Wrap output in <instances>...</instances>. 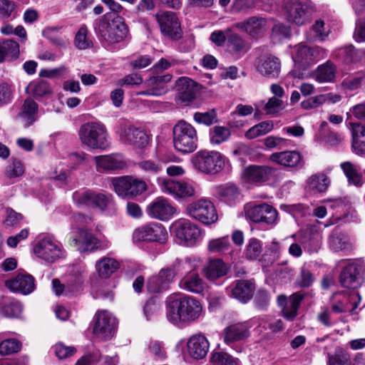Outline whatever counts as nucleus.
I'll return each mask as SVG.
<instances>
[{
  "instance_id": "nucleus-1",
  "label": "nucleus",
  "mask_w": 365,
  "mask_h": 365,
  "mask_svg": "<svg viewBox=\"0 0 365 365\" xmlns=\"http://www.w3.org/2000/svg\"><path fill=\"white\" fill-rule=\"evenodd\" d=\"M202 314L201 302L190 296L173 300L166 307V317L174 324H190L197 322Z\"/></svg>"
},
{
  "instance_id": "nucleus-2",
  "label": "nucleus",
  "mask_w": 365,
  "mask_h": 365,
  "mask_svg": "<svg viewBox=\"0 0 365 365\" xmlns=\"http://www.w3.org/2000/svg\"><path fill=\"white\" fill-rule=\"evenodd\" d=\"M94 29L101 43L106 49H111L114 45L123 41L128 33L126 24L119 16L110 21L101 19L96 22Z\"/></svg>"
},
{
  "instance_id": "nucleus-3",
  "label": "nucleus",
  "mask_w": 365,
  "mask_h": 365,
  "mask_svg": "<svg viewBox=\"0 0 365 365\" xmlns=\"http://www.w3.org/2000/svg\"><path fill=\"white\" fill-rule=\"evenodd\" d=\"M78 135L81 144L93 150H106L110 142L106 125L98 121L82 124Z\"/></svg>"
},
{
  "instance_id": "nucleus-4",
  "label": "nucleus",
  "mask_w": 365,
  "mask_h": 365,
  "mask_svg": "<svg viewBox=\"0 0 365 365\" xmlns=\"http://www.w3.org/2000/svg\"><path fill=\"white\" fill-rule=\"evenodd\" d=\"M173 141L177 151L183 154L191 153L197 147V130L185 120H179L173 128Z\"/></svg>"
},
{
  "instance_id": "nucleus-5",
  "label": "nucleus",
  "mask_w": 365,
  "mask_h": 365,
  "mask_svg": "<svg viewBox=\"0 0 365 365\" xmlns=\"http://www.w3.org/2000/svg\"><path fill=\"white\" fill-rule=\"evenodd\" d=\"M226 158L215 150L198 151L192 158V163L198 172L215 175L220 173L225 165Z\"/></svg>"
},
{
  "instance_id": "nucleus-6",
  "label": "nucleus",
  "mask_w": 365,
  "mask_h": 365,
  "mask_svg": "<svg viewBox=\"0 0 365 365\" xmlns=\"http://www.w3.org/2000/svg\"><path fill=\"white\" fill-rule=\"evenodd\" d=\"M170 231L178 243L186 247L195 246L200 241L202 235L196 224L184 218L173 222Z\"/></svg>"
},
{
  "instance_id": "nucleus-7",
  "label": "nucleus",
  "mask_w": 365,
  "mask_h": 365,
  "mask_svg": "<svg viewBox=\"0 0 365 365\" xmlns=\"http://www.w3.org/2000/svg\"><path fill=\"white\" fill-rule=\"evenodd\" d=\"M186 212L190 217L205 225L213 224L218 219L214 204L207 198H201L188 204Z\"/></svg>"
},
{
  "instance_id": "nucleus-8",
  "label": "nucleus",
  "mask_w": 365,
  "mask_h": 365,
  "mask_svg": "<svg viewBox=\"0 0 365 365\" xmlns=\"http://www.w3.org/2000/svg\"><path fill=\"white\" fill-rule=\"evenodd\" d=\"M116 194L122 197H133L147 190L146 182L133 176L126 175L111 179Z\"/></svg>"
},
{
  "instance_id": "nucleus-9",
  "label": "nucleus",
  "mask_w": 365,
  "mask_h": 365,
  "mask_svg": "<svg viewBox=\"0 0 365 365\" xmlns=\"http://www.w3.org/2000/svg\"><path fill=\"white\" fill-rule=\"evenodd\" d=\"M282 9L286 19L297 26L308 23L312 16L311 7L307 3L299 0L286 1Z\"/></svg>"
},
{
  "instance_id": "nucleus-10",
  "label": "nucleus",
  "mask_w": 365,
  "mask_h": 365,
  "mask_svg": "<svg viewBox=\"0 0 365 365\" xmlns=\"http://www.w3.org/2000/svg\"><path fill=\"white\" fill-rule=\"evenodd\" d=\"M71 246L80 252H91L96 249H107L111 243L107 240H100L88 231L79 229L69 240Z\"/></svg>"
},
{
  "instance_id": "nucleus-11",
  "label": "nucleus",
  "mask_w": 365,
  "mask_h": 365,
  "mask_svg": "<svg viewBox=\"0 0 365 365\" xmlns=\"http://www.w3.org/2000/svg\"><path fill=\"white\" fill-rule=\"evenodd\" d=\"M245 212L246 218L257 223L264 222L269 225H274L278 218L277 210L267 203L247 204Z\"/></svg>"
},
{
  "instance_id": "nucleus-12",
  "label": "nucleus",
  "mask_w": 365,
  "mask_h": 365,
  "mask_svg": "<svg viewBox=\"0 0 365 365\" xmlns=\"http://www.w3.org/2000/svg\"><path fill=\"white\" fill-rule=\"evenodd\" d=\"M135 242H165L168 239V232L165 227L158 222H150L136 228L133 234Z\"/></svg>"
},
{
  "instance_id": "nucleus-13",
  "label": "nucleus",
  "mask_w": 365,
  "mask_h": 365,
  "mask_svg": "<svg viewBox=\"0 0 365 365\" xmlns=\"http://www.w3.org/2000/svg\"><path fill=\"white\" fill-rule=\"evenodd\" d=\"M73 199L79 205L98 207L102 211L108 209L113 204L111 195L97 193L91 190L76 192L73 195Z\"/></svg>"
},
{
  "instance_id": "nucleus-14",
  "label": "nucleus",
  "mask_w": 365,
  "mask_h": 365,
  "mask_svg": "<svg viewBox=\"0 0 365 365\" xmlns=\"http://www.w3.org/2000/svg\"><path fill=\"white\" fill-rule=\"evenodd\" d=\"M93 333L105 340L113 337L117 325L116 318L107 310L98 311L93 318Z\"/></svg>"
},
{
  "instance_id": "nucleus-15",
  "label": "nucleus",
  "mask_w": 365,
  "mask_h": 365,
  "mask_svg": "<svg viewBox=\"0 0 365 365\" xmlns=\"http://www.w3.org/2000/svg\"><path fill=\"white\" fill-rule=\"evenodd\" d=\"M364 274L365 264L361 261H352L341 271L339 281L344 287L356 289L361 284Z\"/></svg>"
},
{
  "instance_id": "nucleus-16",
  "label": "nucleus",
  "mask_w": 365,
  "mask_h": 365,
  "mask_svg": "<svg viewBox=\"0 0 365 365\" xmlns=\"http://www.w3.org/2000/svg\"><path fill=\"white\" fill-rule=\"evenodd\" d=\"M162 34L173 40L182 37V29L178 18L171 11H161L155 14Z\"/></svg>"
},
{
  "instance_id": "nucleus-17",
  "label": "nucleus",
  "mask_w": 365,
  "mask_h": 365,
  "mask_svg": "<svg viewBox=\"0 0 365 365\" xmlns=\"http://www.w3.org/2000/svg\"><path fill=\"white\" fill-rule=\"evenodd\" d=\"M176 274L175 264L161 269L158 274L150 277L148 280V291L151 293H160L168 289Z\"/></svg>"
},
{
  "instance_id": "nucleus-18",
  "label": "nucleus",
  "mask_w": 365,
  "mask_h": 365,
  "mask_svg": "<svg viewBox=\"0 0 365 365\" xmlns=\"http://www.w3.org/2000/svg\"><path fill=\"white\" fill-rule=\"evenodd\" d=\"M96 168L100 173H112L123 170L128 165L125 157L120 153L101 155L94 157Z\"/></svg>"
},
{
  "instance_id": "nucleus-19",
  "label": "nucleus",
  "mask_w": 365,
  "mask_h": 365,
  "mask_svg": "<svg viewBox=\"0 0 365 365\" xmlns=\"http://www.w3.org/2000/svg\"><path fill=\"white\" fill-rule=\"evenodd\" d=\"M359 298V294L355 292H335L330 298L331 310L334 314L353 311L357 307L356 300Z\"/></svg>"
},
{
  "instance_id": "nucleus-20",
  "label": "nucleus",
  "mask_w": 365,
  "mask_h": 365,
  "mask_svg": "<svg viewBox=\"0 0 365 365\" xmlns=\"http://www.w3.org/2000/svg\"><path fill=\"white\" fill-rule=\"evenodd\" d=\"M160 187L163 192L169 194L175 198L191 197L195 192L193 186L190 183L168 178H163L160 180Z\"/></svg>"
},
{
  "instance_id": "nucleus-21",
  "label": "nucleus",
  "mask_w": 365,
  "mask_h": 365,
  "mask_svg": "<svg viewBox=\"0 0 365 365\" xmlns=\"http://www.w3.org/2000/svg\"><path fill=\"white\" fill-rule=\"evenodd\" d=\"M257 71L269 78H277L281 71V61L272 54L260 56L255 62Z\"/></svg>"
},
{
  "instance_id": "nucleus-22",
  "label": "nucleus",
  "mask_w": 365,
  "mask_h": 365,
  "mask_svg": "<svg viewBox=\"0 0 365 365\" xmlns=\"http://www.w3.org/2000/svg\"><path fill=\"white\" fill-rule=\"evenodd\" d=\"M175 212V208L163 197H157L146 208V213L150 217L162 221L169 220Z\"/></svg>"
},
{
  "instance_id": "nucleus-23",
  "label": "nucleus",
  "mask_w": 365,
  "mask_h": 365,
  "mask_svg": "<svg viewBox=\"0 0 365 365\" xmlns=\"http://www.w3.org/2000/svg\"><path fill=\"white\" fill-rule=\"evenodd\" d=\"M119 137L122 143L139 148H145L149 142L148 136L145 132L133 125L123 127Z\"/></svg>"
},
{
  "instance_id": "nucleus-24",
  "label": "nucleus",
  "mask_w": 365,
  "mask_h": 365,
  "mask_svg": "<svg viewBox=\"0 0 365 365\" xmlns=\"http://www.w3.org/2000/svg\"><path fill=\"white\" fill-rule=\"evenodd\" d=\"M172 79L170 74L163 76H154L146 80L144 83L146 89L138 92L137 96H159L166 93L168 91L167 83Z\"/></svg>"
},
{
  "instance_id": "nucleus-25",
  "label": "nucleus",
  "mask_w": 365,
  "mask_h": 365,
  "mask_svg": "<svg viewBox=\"0 0 365 365\" xmlns=\"http://www.w3.org/2000/svg\"><path fill=\"white\" fill-rule=\"evenodd\" d=\"M255 284L248 280H236L227 287V294L242 303H247L252 297Z\"/></svg>"
},
{
  "instance_id": "nucleus-26",
  "label": "nucleus",
  "mask_w": 365,
  "mask_h": 365,
  "mask_svg": "<svg viewBox=\"0 0 365 365\" xmlns=\"http://www.w3.org/2000/svg\"><path fill=\"white\" fill-rule=\"evenodd\" d=\"M34 252L38 257L51 262L60 258L63 255L59 244L48 238L40 240L34 247Z\"/></svg>"
},
{
  "instance_id": "nucleus-27",
  "label": "nucleus",
  "mask_w": 365,
  "mask_h": 365,
  "mask_svg": "<svg viewBox=\"0 0 365 365\" xmlns=\"http://www.w3.org/2000/svg\"><path fill=\"white\" fill-rule=\"evenodd\" d=\"M304 295L299 292L292 294L289 299L285 295H279L277 297L278 305L282 309V315L288 321H293L297 316L299 304Z\"/></svg>"
},
{
  "instance_id": "nucleus-28",
  "label": "nucleus",
  "mask_w": 365,
  "mask_h": 365,
  "mask_svg": "<svg viewBox=\"0 0 365 365\" xmlns=\"http://www.w3.org/2000/svg\"><path fill=\"white\" fill-rule=\"evenodd\" d=\"M5 284L13 292L28 294L35 288L34 278L26 274H19L13 279L6 280Z\"/></svg>"
},
{
  "instance_id": "nucleus-29",
  "label": "nucleus",
  "mask_w": 365,
  "mask_h": 365,
  "mask_svg": "<svg viewBox=\"0 0 365 365\" xmlns=\"http://www.w3.org/2000/svg\"><path fill=\"white\" fill-rule=\"evenodd\" d=\"M187 348L189 355L195 359H203L207 354L210 344L207 338L202 334L192 336L187 343Z\"/></svg>"
},
{
  "instance_id": "nucleus-30",
  "label": "nucleus",
  "mask_w": 365,
  "mask_h": 365,
  "mask_svg": "<svg viewBox=\"0 0 365 365\" xmlns=\"http://www.w3.org/2000/svg\"><path fill=\"white\" fill-rule=\"evenodd\" d=\"M38 105L31 98L24 100L21 110L16 115V119L24 127L31 126L38 118Z\"/></svg>"
},
{
  "instance_id": "nucleus-31",
  "label": "nucleus",
  "mask_w": 365,
  "mask_h": 365,
  "mask_svg": "<svg viewBox=\"0 0 365 365\" xmlns=\"http://www.w3.org/2000/svg\"><path fill=\"white\" fill-rule=\"evenodd\" d=\"M181 289L195 294H201L205 289L206 283L197 272H187L179 282Z\"/></svg>"
},
{
  "instance_id": "nucleus-32",
  "label": "nucleus",
  "mask_w": 365,
  "mask_h": 365,
  "mask_svg": "<svg viewBox=\"0 0 365 365\" xmlns=\"http://www.w3.org/2000/svg\"><path fill=\"white\" fill-rule=\"evenodd\" d=\"M336 73V66L330 61L318 66L312 73V78L320 83H332Z\"/></svg>"
},
{
  "instance_id": "nucleus-33",
  "label": "nucleus",
  "mask_w": 365,
  "mask_h": 365,
  "mask_svg": "<svg viewBox=\"0 0 365 365\" xmlns=\"http://www.w3.org/2000/svg\"><path fill=\"white\" fill-rule=\"evenodd\" d=\"M178 98L183 102H190L195 98L196 85L195 82L187 78L181 77L175 83Z\"/></svg>"
},
{
  "instance_id": "nucleus-34",
  "label": "nucleus",
  "mask_w": 365,
  "mask_h": 365,
  "mask_svg": "<svg viewBox=\"0 0 365 365\" xmlns=\"http://www.w3.org/2000/svg\"><path fill=\"white\" fill-rule=\"evenodd\" d=\"M250 335V332L246 326L243 324H232L223 331V341L227 344L243 340L247 338Z\"/></svg>"
},
{
  "instance_id": "nucleus-35",
  "label": "nucleus",
  "mask_w": 365,
  "mask_h": 365,
  "mask_svg": "<svg viewBox=\"0 0 365 365\" xmlns=\"http://www.w3.org/2000/svg\"><path fill=\"white\" fill-rule=\"evenodd\" d=\"M270 173L271 170L267 167L250 165L244 170L242 177L247 182H259L267 180Z\"/></svg>"
},
{
  "instance_id": "nucleus-36",
  "label": "nucleus",
  "mask_w": 365,
  "mask_h": 365,
  "mask_svg": "<svg viewBox=\"0 0 365 365\" xmlns=\"http://www.w3.org/2000/svg\"><path fill=\"white\" fill-rule=\"evenodd\" d=\"M267 20L262 17L252 16L246 21L236 23L234 26L250 35H256L265 29Z\"/></svg>"
},
{
  "instance_id": "nucleus-37",
  "label": "nucleus",
  "mask_w": 365,
  "mask_h": 365,
  "mask_svg": "<svg viewBox=\"0 0 365 365\" xmlns=\"http://www.w3.org/2000/svg\"><path fill=\"white\" fill-rule=\"evenodd\" d=\"M301 155L297 151H284L280 153H272L269 159L277 164L287 166H297L301 161Z\"/></svg>"
},
{
  "instance_id": "nucleus-38",
  "label": "nucleus",
  "mask_w": 365,
  "mask_h": 365,
  "mask_svg": "<svg viewBox=\"0 0 365 365\" xmlns=\"http://www.w3.org/2000/svg\"><path fill=\"white\" fill-rule=\"evenodd\" d=\"M203 272L208 280L215 281L225 276L227 272V269L221 259H212L205 266Z\"/></svg>"
},
{
  "instance_id": "nucleus-39",
  "label": "nucleus",
  "mask_w": 365,
  "mask_h": 365,
  "mask_svg": "<svg viewBox=\"0 0 365 365\" xmlns=\"http://www.w3.org/2000/svg\"><path fill=\"white\" fill-rule=\"evenodd\" d=\"M329 247L334 252L349 251L351 249V245L348 237L342 233L339 230H334L329 239Z\"/></svg>"
},
{
  "instance_id": "nucleus-40",
  "label": "nucleus",
  "mask_w": 365,
  "mask_h": 365,
  "mask_svg": "<svg viewBox=\"0 0 365 365\" xmlns=\"http://www.w3.org/2000/svg\"><path fill=\"white\" fill-rule=\"evenodd\" d=\"M352 149L357 155L365 153V125H352Z\"/></svg>"
},
{
  "instance_id": "nucleus-41",
  "label": "nucleus",
  "mask_w": 365,
  "mask_h": 365,
  "mask_svg": "<svg viewBox=\"0 0 365 365\" xmlns=\"http://www.w3.org/2000/svg\"><path fill=\"white\" fill-rule=\"evenodd\" d=\"M19 53V45L16 41L6 39L0 42V63L5 60L16 59Z\"/></svg>"
},
{
  "instance_id": "nucleus-42",
  "label": "nucleus",
  "mask_w": 365,
  "mask_h": 365,
  "mask_svg": "<svg viewBox=\"0 0 365 365\" xmlns=\"http://www.w3.org/2000/svg\"><path fill=\"white\" fill-rule=\"evenodd\" d=\"M340 167L346 175L349 184L356 187H361L363 185V178L356 165L346 161L341 163Z\"/></svg>"
},
{
  "instance_id": "nucleus-43",
  "label": "nucleus",
  "mask_w": 365,
  "mask_h": 365,
  "mask_svg": "<svg viewBox=\"0 0 365 365\" xmlns=\"http://www.w3.org/2000/svg\"><path fill=\"white\" fill-rule=\"evenodd\" d=\"M26 91L32 94L36 99L48 98L53 93V91L49 83L45 81H40L30 83Z\"/></svg>"
},
{
  "instance_id": "nucleus-44",
  "label": "nucleus",
  "mask_w": 365,
  "mask_h": 365,
  "mask_svg": "<svg viewBox=\"0 0 365 365\" xmlns=\"http://www.w3.org/2000/svg\"><path fill=\"white\" fill-rule=\"evenodd\" d=\"M96 267L101 277L108 278L118 269L119 264L113 258L103 257L96 262Z\"/></svg>"
},
{
  "instance_id": "nucleus-45",
  "label": "nucleus",
  "mask_w": 365,
  "mask_h": 365,
  "mask_svg": "<svg viewBox=\"0 0 365 365\" xmlns=\"http://www.w3.org/2000/svg\"><path fill=\"white\" fill-rule=\"evenodd\" d=\"M292 58L295 63L299 64L302 67H307L312 63L311 47L304 44L299 43L294 48V53Z\"/></svg>"
},
{
  "instance_id": "nucleus-46",
  "label": "nucleus",
  "mask_w": 365,
  "mask_h": 365,
  "mask_svg": "<svg viewBox=\"0 0 365 365\" xmlns=\"http://www.w3.org/2000/svg\"><path fill=\"white\" fill-rule=\"evenodd\" d=\"M273 128V122L272 120H265L250 128L245 133V135L247 139L251 140L266 135L267 133L271 132Z\"/></svg>"
},
{
  "instance_id": "nucleus-47",
  "label": "nucleus",
  "mask_w": 365,
  "mask_h": 365,
  "mask_svg": "<svg viewBox=\"0 0 365 365\" xmlns=\"http://www.w3.org/2000/svg\"><path fill=\"white\" fill-rule=\"evenodd\" d=\"M230 135L229 128L224 126H215L210 131V140L212 145H220L227 140Z\"/></svg>"
},
{
  "instance_id": "nucleus-48",
  "label": "nucleus",
  "mask_w": 365,
  "mask_h": 365,
  "mask_svg": "<svg viewBox=\"0 0 365 365\" xmlns=\"http://www.w3.org/2000/svg\"><path fill=\"white\" fill-rule=\"evenodd\" d=\"M330 183L329 178L324 174L312 175L308 180V185L311 190L316 192H324Z\"/></svg>"
},
{
  "instance_id": "nucleus-49",
  "label": "nucleus",
  "mask_w": 365,
  "mask_h": 365,
  "mask_svg": "<svg viewBox=\"0 0 365 365\" xmlns=\"http://www.w3.org/2000/svg\"><path fill=\"white\" fill-rule=\"evenodd\" d=\"M310 36L307 38L309 41L317 40L324 41L329 35V31L325 27V23L322 19L317 20L310 30Z\"/></svg>"
},
{
  "instance_id": "nucleus-50",
  "label": "nucleus",
  "mask_w": 365,
  "mask_h": 365,
  "mask_svg": "<svg viewBox=\"0 0 365 365\" xmlns=\"http://www.w3.org/2000/svg\"><path fill=\"white\" fill-rule=\"evenodd\" d=\"M88 31L85 25L81 26L77 31L74 39V45L78 49L85 50L93 46V41L88 36Z\"/></svg>"
},
{
  "instance_id": "nucleus-51",
  "label": "nucleus",
  "mask_w": 365,
  "mask_h": 365,
  "mask_svg": "<svg viewBox=\"0 0 365 365\" xmlns=\"http://www.w3.org/2000/svg\"><path fill=\"white\" fill-rule=\"evenodd\" d=\"M227 46L233 53L237 54L245 53L247 51V43L236 34L230 33L228 36Z\"/></svg>"
},
{
  "instance_id": "nucleus-52",
  "label": "nucleus",
  "mask_w": 365,
  "mask_h": 365,
  "mask_svg": "<svg viewBox=\"0 0 365 365\" xmlns=\"http://www.w3.org/2000/svg\"><path fill=\"white\" fill-rule=\"evenodd\" d=\"M137 167L148 176L158 174L163 170L162 165L158 161L152 160H144L138 162Z\"/></svg>"
},
{
  "instance_id": "nucleus-53",
  "label": "nucleus",
  "mask_w": 365,
  "mask_h": 365,
  "mask_svg": "<svg viewBox=\"0 0 365 365\" xmlns=\"http://www.w3.org/2000/svg\"><path fill=\"white\" fill-rule=\"evenodd\" d=\"M327 365H351L349 354L342 349H337L333 354H329Z\"/></svg>"
},
{
  "instance_id": "nucleus-54",
  "label": "nucleus",
  "mask_w": 365,
  "mask_h": 365,
  "mask_svg": "<svg viewBox=\"0 0 365 365\" xmlns=\"http://www.w3.org/2000/svg\"><path fill=\"white\" fill-rule=\"evenodd\" d=\"M284 108V104L282 99L278 98H269L264 106V110L267 115H277Z\"/></svg>"
},
{
  "instance_id": "nucleus-55",
  "label": "nucleus",
  "mask_w": 365,
  "mask_h": 365,
  "mask_svg": "<svg viewBox=\"0 0 365 365\" xmlns=\"http://www.w3.org/2000/svg\"><path fill=\"white\" fill-rule=\"evenodd\" d=\"M211 359L215 365H240L238 359L225 352H214Z\"/></svg>"
},
{
  "instance_id": "nucleus-56",
  "label": "nucleus",
  "mask_w": 365,
  "mask_h": 365,
  "mask_svg": "<svg viewBox=\"0 0 365 365\" xmlns=\"http://www.w3.org/2000/svg\"><path fill=\"white\" fill-rule=\"evenodd\" d=\"M21 347V344L19 341L10 339L3 340L0 343V354L1 355H9L18 352Z\"/></svg>"
},
{
  "instance_id": "nucleus-57",
  "label": "nucleus",
  "mask_w": 365,
  "mask_h": 365,
  "mask_svg": "<svg viewBox=\"0 0 365 365\" xmlns=\"http://www.w3.org/2000/svg\"><path fill=\"white\" fill-rule=\"evenodd\" d=\"M230 246V240L227 236L210 240L207 247L208 250L211 252H222L227 251Z\"/></svg>"
},
{
  "instance_id": "nucleus-58",
  "label": "nucleus",
  "mask_w": 365,
  "mask_h": 365,
  "mask_svg": "<svg viewBox=\"0 0 365 365\" xmlns=\"http://www.w3.org/2000/svg\"><path fill=\"white\" fill-rule=\"evenodd\" d=\"M262 250L260 241L256 238H252L246 246V257L250 259H255L260 255Z\"/></svg>"
},
{
  "instance_id": "nucleus-59",
  "label": "nucleus",
  "mask_w": 365,
  "mask_h": 365,
  "mask_svg": "<svg viewBox=\"0 0 365 365\" xmlns=\"http://www.w3.org/2000/svg\"><path fill=\"white\" fill-rule=\"evenodd\" d=\"M217 193L224 200L227 202L233 201L239 195L238 189L234 185L220 186L218 188Z\"/></svg>"
},
{
  "instance_id": "nucleus-60",
  "label": "nucleus",
  "mask_w": 365,
  "mask_h": 365,
  "mask_svg": "<svg viewBox=\"0 0 365 365\" xmlns=\"http://www.w3.org/2000/svg\"><path fill=\"white\" fill-rule=\"evenodd\" d=\"M24 173L22 163L16 159H13L6 168V175L9 178H17Z\"/></svg>"
},
{
  "instance_id": "nucleus-61",
  "label": "nucleus",
  "mask_w": 365,
  "mask_h": 365,
  "mask_svg": "<svg viewBox=\"0 0 365 365\" xmlns=\"http://www.w3.org/2000/svg\"><path fill=\"white\" fill-rule=\"evenodd\" d=\"M314 282L312 273L305 267H302L300 274L297 279V284L302 288H307L312 286Z\"/></svg>"
},
{
  "instance_id": "nucleus-62",
  "label": "nucleus",
  "mask_w": 365,
  "mask_h": 365,
  "mask_svg": "<svg viewBox=\"0 0 365 365\" xmlns=\"http://www.w3.org/2000/svg\"><path fill=\"white\" fill-rule=\"evenodd\" d=\"M22 312V306L18 302H11L4 305L1 313L6 317H18Z\"/></svg>"
},
{
  "instance_id": "nucleus-63",
  "label": "nucleus",
  "mask_w": 365,
  "mask_h": 365,
  "mask_svg": "<svg viewBox=\"0 0 365 365\" xmlns=\"http://www.w3.org/2000/svg\"><path fill=\"white\" fill-rule=\"evenodd\" d=\"M365 83V75L358 74L355 76L347 77L342 81V86L349 90H355Z\"/></svg>"
},
{
  "instance_id": "nucleus-64",
  "label": "nucleus",
  "mask_w": 365,
  "mask_h": 365,
  "mask_svg": "<svg viewBox=\"0 0 365 365\" xmlns=\"http://www.w3.org/2000/svg\"><path fill=\"white\" fill-rule=\"evenodd\" d=\"M22 219L23 217L20 213L11 209H7L6 211V217L3 223L6 227H16L21 223Z\"/></svg>"
}]
</instances>
